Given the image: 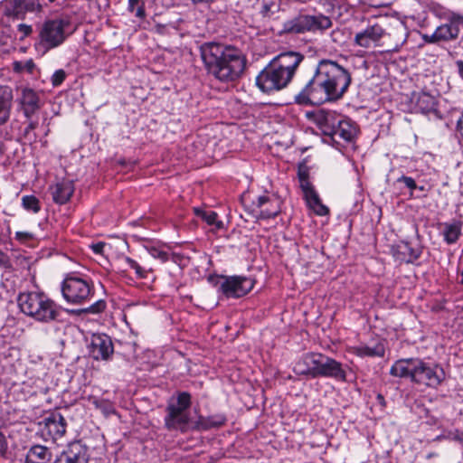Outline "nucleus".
Returning a JSON list of instances; mask_svg holds the SVG:
<instances>
[{
	"mask_svg": "<svg viewBox=\"0 0 463 463\" xmlns=\"http://www.w3.org/2000/svg\"><path fill=\"white\" fill-rule=\"evenodd\" d=\"M462 310H463V307H462Z\"/></svg>",
	"mask_w": 463,
	"mask_h": 463,
	"instance_id": "bf43d9fd",
	"label": "nucleus"
},
{
	"mask_svg": "<svg viewBox=\"0 0 463 463\" xmlns=\"http://www.w3.org/2000/svg\"><path fill=\"white\" fill-rule=\"evenodd\" d=\"M120 260L122 261V263H124L125 265H127L128 268L132 269V267L136 264V260L128 257V256H123Z\"/></svg>",
	"mask_w": 463,
	"mask_h": 463,
	"instance_id": "09e8293b",
	"label": "nucleus"
},
{
	"mask_svg": "<svg viewBox=\"0 0 463 463\" xmlns=\"http://www.w3.org/2000/svg\"><path fill=\"white\" fill-rule=\"evenodd\" d=\"M333 26L330 16L322 13L299 14L284 24V31L290 33L323 34Z\"/></svg>",
	"mask_w": 463,
	"mask_h": 463,
	"instance_id": "6e6552de",
	"label": "nucleus"
},
{
	"mask_svg": "<svg viewBox=\"0 0 463 463\" xmlns=\"http://www.w3.org/2000/svg\"><path fill=\"white\" fill-rule=\"evenodd\" d=\"M463 22V16L453 14L449 23L439 25L435 32L429 37L430 43L439 41H450L458 36V24Z\"/></svg>",
	"mask_w": 463,
	"mask_h": 463,
	"instance_id": "f3484780",
	"label": "nucleus"
},
{
	"mask_svg": "<svg viewBox=\"0 0 463 463\" xmlns=\"http://www.w3.org/2000/svg\"><path fill=\"white\" fill-rule=\"evenodd\" d=\"M132 269L135 270V273L139 279H146L147 277V269L141 267L137 262L132 267Z\"/></svg>",
	"mask_w": 463,
	"mask_h": 463,
	"instance_id": "c03bdc74",
	"label": "nucleus"
},
{
	"mask_svg": "<svg viewBox=\"0 0 463 463\" xmlns=\"http://www.w3.org/2000/svg\"><path fill=\"white\" fill-rule=\"evenodd\" d=\"M392 256L395 260L405 263H414L420 259L422 249L421 247H413L408 241H400L392 248Z\"/></svg>",
	"mask_w": 463,
	"mask_h": 463,
	"instance_id": "aec40b11",
	"label": "nucleus"
},
{
	"mask_svg": "<svg viewBox=\"0 0 463 463\" xmlns=\"http://www.w3.org/2000/svg\"><path fill=\"white\" fill-rule=\"evenodd\" d=\"M349 352L360 358L383 357L385 348L381 341L373 340L368 344L360 343L357 345L351 346Z\"/></svg>",
	"mask_w": 463,
	"mask_h": 463,
	"instance_id": "b1692460",
	"label": "nucleus"
},
{
	"mask_svg": "<svg viewBox=\"0 0 463 463\" xmlns=\"http://www.w3.org/2000/svg\"><path fill=\"white\" fill-rule=\"evenodd\" d=\"M33 234L29 232H15V240H17L21 243H25L33 239Z\"/></svg>",
	"mask_w": 463,
	"mask_h": 463,
	"instance_id": "a19ab883",
	"label": "nucleus"
},
{
	"mask_svg": "<svg viewBox=\"0 0 463 463\" xmlns=\"http://www.w3.org/2000/svg\"><path fill=\"white\" fill-rule=\"evenodd\" d=\"M318 377H326L338 382H345L346 371L340 362L323 354Z\"/></svg>",
	"mask_w": 463,
	"mask_h": 463,
	"instance_id": "a211bd4d",
	"label": "nucleus"
},
{
	"mask_svg": "<svg viewBox=\"0 0 463 463\" xmlns=\"http://www.w3.org/2000/svg\"><path fill=\"white\" fill-rule=\"evenodd\" d=\"M218 290L227 298H239L247 295L254 287V281L245 276H221Z\"/></svg>",
	"mask_w": 463,
	"mask_h": 463,
	"instance_id": "9b49d317",
	"label": "nucleus"
},
{
	"mask_svg": "<svg viewBox=\"0 0 463 463\" xmlns=\"http://www.w3.org/2000/svg\"><path fill=\"white\" fill-rule=\"evenodd\" d=\"M7 450V442L5 437L0 432V455L3 456Z\"/></svg>",
	"mask_w": 463,
	"mask_h": 463,
	"instance_id": "de8ad7c7",
	"label": "nucleus"
},
{
	"mask_svg": "<svg viewBox=\"0 0 463 463\" xmlns=\"http://www.w3.org/2000/svg\"><path fill=\"white\" fill-rule=\"evenodd\" d=\"M42 436L45 440L55 441L64 436L67 423L59 411H53L40 423Z\"/></svg>",
	"mask_w": 463,
	"mask_h": 463,
	"instance_id": "f8f14e48",
	"label": "nucleus"
},
{
	"mask_svg": "<svg viewBox=\"0 0 463 463\" xmlns=\"http://www.w3.org/2000/svg\"><path fill=\"white\" fill-rule=\"evenodd\" d=\"M242 202L250 213L258 219L274 218L280 212V201L273 194L266 193L252 199L245 195Z\"/></svg>",
	"mask_w": 463,
	"mask_h": 463,
	"instance_id": "9d476101",
	"label": "nucleus"
},
{
	"mask_svg": "<svg viewBox=\"0 0 463 463\" xmlns=\"http://www.w3.org/2000/svg\"><path fill=\"white\" fill-rule=\"evenodd\" d=\"M144 248L151 257L159 260L161 262H166L169 260L166 246L158 241H147L144 244Z\"/></svg>",
	"mask_w": 463,
	"mask_h": 463,
	"instance_id": "2f4dec72",
	"label": "nucleus"
},
{
	"mask_svg": "<svg viewBox=\"0 0 463 463\" xmlns=\"http://www.w3.org/2000/svg\"><path fill=\"white\" fill-rule=\"evenodd\" d=\"M88 348L95 360H109L114 352L112 340L106 334H93Z\"/></svg>",
	"mask_w": 463,
	"mask_h": 463,
	"instance_id": "2eb2a0df",
	"label": "nucleus"
},
{
	"mask_svg": "<svg viewBox=\"0 0 463 463\" xmlns=\"http://www.w3.org/2000/svg\"><path fill=\"white\" fill-rule=\"evenodd\" d=\"M343 116L333 110L320 109L314 115V121L326 137L335 131V128Z\"/></svg>",
	"mask_w": 463,
	"mask_h": 463,
	"instance_id": "4be33fe9",
	"label": "nucleus"
},
{
	"mask_svg": "<svg viewBox=\"0 0 463 463\" xmlns=\"http://www.w3.org/2000/svg\"><path fill=\"white\" fill-rule=\"evenodd\" d=\"M397 182L403 183L404 185L411 190V194H412L413 190L418 188L415 180L411 176L402 175L397 179Z\"/></svg>",
	"mask_w": 463,
	"mask_h": 463,
	"instance_id": "ea45409f",
	"label": "nucleus"
},
{
	"mask_svg": "<svg viewBox=\"0 0 463 463\" xmlns=\"http://www.w3.org/2000/svg\"><path fill=\"white\" fill-rule=\"evenodd\" d=\"M201 56L208 73L220 81H232L244 70L240 52L231 46L206 43L201 46Z\"/></svg>",
	"mask_w": 463,
	"mask_h": 463,
	"instance_id": "f03ea898",
	"label": "nucleus"
},
{
	"mask_svg": "<svg viewBox=\"0 0 463 463\" xmlns=\"http://www.w3.org/2000/svg\"><path fill=\"white\" fill-rule=\"evenodd\" d=\"M90 453L88 448L80 441H74L55 458L53 463H89Z\"/></svg>",
	"mask_w": 463,
	"mask_h": 463,
	"instance_id": "4468645a",
	"label": "nucleus"
},
{
	"mask_svg": "<svg viewBox=\"0 0 463 463\" xmlns=\"http://www.w3.org/2000/svg\"><path fill=\"white\" fill-rule=\"evenodd\" d=\"M190 405L191 395L186 392L178 393L175 399L169 402L165 417V426L168 430L186 431L189 424Z\"/></svg>",
	"mask_w": 463,
	"mask_h": 463,
	"instance_id": "1a4fd4ad",
	"label": "nucleus"
},
{
	"mask_svg": "<svg viewBox=\"0 0 463 463\" xmlns=\"http://www.w3.org/2000/svg\"><path fill=\"white\" fill-rule=\"evenodd\" d=\"M22 313L41 323H51L58 319L60 307L41 290H24L17 297Z\"/></svg>",
	"mask_w": 463,
	"mask_h": 463,
	"instance_id": "39448f33",
	"label": "nucleus"
},
{
	"mask_svg": "<svg viewBox=\"0 0 463 463\" xmlns=\"http://www.w3.org/2000/svg\"><path fill=\"white\" fill-rule=\"evenodd\" d=\"M55 0H49L50 3H53Z\"/></svg>",
	"mask_w": 463,
	"mask_h": 463,
	"instance_id": "13d9d810",
	"label": "nucleus"
},
{
	"mask_svg": "<svg viewBox=\"0 0 463 463\" xmlns=\"http://www.w3.org/2000/svg\"><path fill=\"white\" fill-rule=\"evenodd\" d=\"M356 135L357 128L355 124L343 116L335 126V131L328 137L336 144H340L341 141L352 143Z\"/></svg>",
	"mask_w": 463,
	"mask_h": 463,
	"instance_id": "6ab92c4d",
	"label": "nucleus"
},
{
	"mask_svg": "<svg viewBox=\"0 0 463 463\" xmlns=\"http://www.w3.org/2000/svg\"><path fill=\"white\" fill-rule=\"evenodd\" d=\"M66 77H67V73L64 70H62V69L56 70L51 77L52 85L54 88L61 86L62 84V82L65 80Z\"/></svg>",
	"mask_w": 463,
	"mask_h": 463,
	"instance_id": "4c0bfd02",
	"label": "nucleus"
},
{
	"mask_svg": "<svg viewBox=\"0 0 463 463\" xmlns=\"http://www.w3.org/2000/svg\"><path fill=\"white\" fill-rule=\"evenodd\" d=\"M23 208L30 213H38L41 210V203L39 199L34 195H24L22 197Z\"/></svg>",
	"mask_w": 463,
	"mask_h": 463,
	"instance_id": "f704fd0d",
	"label": "nucleus"
},
{
	"mask_svg": "<svg viewBox=\"0 0 463 463\" xmlns=\"http://www.w3.org/2000/svg\"><path fill=\"white\" fill-rule=\"evenodd\" d=\"M456 65H457L459 76L461 78H463V61H461V60L457 61Z\"/></svg>",
	"mask_w": 463,
	"mask_h": 463,
	"instance_id": "603ef678",
	"label": "nucleus"
},
{
	"mask_svg": "<svg viewBox=\"0 0 463 463\" xmlns=\"http://www.w3.org/2000/svg\"><path fill=\"white\" fill-rule=\"evenodd\" d=\"M127 9L139 21H144L146 17L144 0H128Z\"/></svg>",
	"mask_w": 463,
	"mask_h": 463,
	"instance_id": "72a5a7b5",
	"label": "nucleus"
},
{
	"mask_svg": "<svg viewBox=\"0 0 463 463\" xmlns=\"http://www.w3.org/2000/svg\"><path fill=\"white\" fill-rule=\"evenodd\" d=\"M390 373L430 388H437L445 379V372L440 365L420 358L397 360L392 365Z\"/></svg>",
	"mask_w": 463,
	"mask_h": 463,
	"instance_id": "20e7f679",
	"label": "nucleus"
},
{
	"mask_svg": "<svg viewBox=\"0 0 463 463\" xmlns=\"http://www.w3.org/2000/svg\"><path fill=\"white\" fill-rule=\"evenodd\" d=\"M34 69L35 63L32 59L25 61H15L13 62V71L18 74L24 72L33 74Z\"/></svg>",
	"mask_w": 463,
	"mask_h": 463,
	"instance_id": "c9c22d12",
	"label": "nucleus"
},
{
	"mask_svg": "<svg viewBox=\"0 0 463 463\" xmlns=\"http://www.w3.org/2000/svg\"><path fill=\"white\" fill-rule=\"evenodd\" d=\"M72 33L71 24L67 17L45 20L39 29L35 49L44 55L50 50L59 47Z\"/></svg>",
	"mask_w": 463,
	"mask_h": 463,
	"instance_id": "423d86ee",
	"label": "nucleus"
},
{
	"mask_svg": "<svg viewBox=\"0 0 463 463\" xmlns=\"http://www.w3.org/2000/svg\"><path fill=\"white\" fill-rule=\"evenodd\" d=\"M460 276H461L460 284L463 285V269H462Z\"/></svg>",
	"mask_w": 463,
	"mask_h": 463,
	"instance_id": "5fc2aeb1",
	"label": "nucleus"
},
{
	"mask_svg": "<svg viewBox=\"0 0 463 463\" xmlns=\"http://www.w3.org/2000/svg\"><path fill=\"white\" fill-rule=\"evenodd\" d=\"M63 298L71 304L80 305L94 295V285L88 276L68 273L61 285Z\"/></svg>",
	"mask_w": 463,
	"mask_h": 463,
	"instance_id": "0eeeda50",
	"label": "nucleus"
},
{
	"mask_svg": "<svg viewBox=\"0 0 463 463\" xmlns=\"http://www.w3.org/2000/svg\"><path fill=\"white\" fill-rule=\"evenodd\" d=\"M445 436H446V435L439 436V437L437 438V439H446V438H445Z\"/></svg>",
	"mask_w": 463,
	"mask_h": 463,
	"instance_id": "4d7b16f0",
	"label": "nucleus"
},
{
	"mask_svg": "<svg viewBox=\"0 0 463 463\" xmlns=\"http://www.w3.org/2000/svg\"><path fill=\"white\" fill-rule=\"evenodd\" d=\"M105 244L103 242H98L91 245L92 250L97 254L102 253Z\"/></svg>",
	"mask_w": 463,
	"mask_h": 463,
	"instance_id": "8fccbe9b",
	"label": "nucleus"
},
{
	"mask_svg": "<svg viewBox=\"0 0 463 463\" xmlns=\"http://www.w3.org/2000/svg\"><path fill=\"white\" fill-rule=\"evenodd\" d=\"M439 229L444 241L447 244H454L461 235L462 222L457 220L441 222L439 225Z\"/></svg>",
	"mask_w": 463,
	"mask_h": 463,
	"instance_id": "a878e982",
	"label": "nucleus"
},
{
	"mask_svg": "<svg viewBox=\"0 0 463 463\" xmlns=\"http://www.w3.org/2000/svg\"><path fill=\"white\" fill-rule=\"evenodd\" d=\"M298 179H299V186L303 192L304 196L316 192L313 184H311V182L308 179V175L307 172L299 171Z\"/></svg>",
	"mask_w": 463,
	"mask_h": 463,
	"instance_id": "e433bc0d",
	"label": "nucleus"
},
{
	"mask_svg": "<svg viewBox=\"0 0 463 463\" xmlns=\"http://www.w3.org/2000/svg\"><path fill=\"white\" fill-rule=\"evenodd\" d=\"M195 215L201 218L207 225L212 226V231L218 232L224 229V223L219 219L217 213L213 210L194 208Z\"/></svg>",
	"mask_w": 463,
	"mask_h": 463,
	"instance_id": "c756f323",
	"label": "nucleus"
},
{
	"mask_svg": "<svg viewBox=\"0 0 463 463\" xmlns=\"http://www.w3.org/2000/svg\"><path fill=\"white\" fill-rule=\"evenodd\" d=\"M385 33L384 28L381 24L377 23L368 24L364 29L355 33L354 43L362 48H374L381 45Z\"/></svg>",
	"mask_w": 463,
	"mask_h": 463,
	"instance_id": "ddd939ff",
	"label": "nucleus"
},
{
	"mask_svg": "<svg viewBox=\"0 0 463 463\" xmlns=\"http://www.w3.org/2000/svg\"><path fill=\"white\" fill-rule=\"evenodd\" d=\"M8 5L12 8V13L14 14L24 11L36 12L40 11L42 8L39 0H9Z\"/></svg>",
	"mask_w": 463,
	"mask_h": 463,
	"instance_id": "7c9ffc66",
	"label": "nucleus"
},
{
	"mask_svg": "<svg viewBox=\"0 0 463 463\" xmlns=\"http://www.w3.org/2000/svg\"><path fill=\"white\" fill-rule=\"evenodd\" d=\"M323 354L307 353L303 354L294 365V372L298 375L308 376L310 378L318 377L320 363Z\"/></svg>",
	"mask_w": 463,
	"mask_h": 463,
	"instance_id": "dca6fc26",
	"label": "nucleus"
},
{
	"mask_svg": "<svg viewBox=\"0 0 463 463\" xmlns=\"http://www.w3.org/2000/svg\"><path fill=\"white\" fill-rule=\"evenodd\" d=\"M94 403H95L96 407L102 409V411H103L104 412H106V413H109V412L111 411V409H110V408H109H109H107V405H106V406H104V407H101V403H102V402H99V401H95V402H94Z\"/></svg>",
	"mask_w": 463,
	"mask_h": 463,
	"instance_id": "864d4df0",
	"label": "nucleus"
},
{
	"mask_svg": "<svg viewBox=\"0 0 463 463\" xmlns=\"http://www.w3.org/2000/svg\"><path fill=\"white\" fill-rule=\"evenodd\" d=\"M20 103L25 118H31L32 116L42 107L40 92L29 87L22 88Z\"/></svg>",
	"mask_w": 463,
	"mask_h": 463,
	"instance_id": "412c9836",
	"label": "nucleus"
},
{
	"mask_svg": "<svg viewBox=\"0 0 463 463\" xmlns=\"http://www.w3.org/2000/svg\"><path fill=\"white\" fill-rule=\"evenodd\" d=\"M52 459L51 450L42 445H34L30 448L26 455V463H48Z\"/></svg>",
	"mask_w": 463,
	"mask_h": 463,
	"instance_id": "c85d7f7f",
	"label": "nucleus"
},
{
	"mask_svg": "<svg viewBox=\"0 0 463 463\" xmlns=\"http://www.w3.org/2000/svg\"><path fill=\"white\" fill-rule=\"evenodd\" d=\"M411 102L414 112L427 114L437 109V98L426 91L413 92Z\"/></svg>",
	"mask_w": 463,
	"mask_h": 463,
	"instance_id": "5701e85b",
	"label": "nucleus"
},
{
	"mask_svg": "<svg viewBox=\"0 0 463 463\" xmlns=\"http://www.w3.org/2000/svg\"><path fill=\"white\" fill-rule=\"evenodd\" d=\"M303 60L304 56L298 52L279 53L259 73L257 86L267 93L283 90L292 80Z\"/></svg>",
	"mask_w": 463,
	"mask_h": 463,
	"instance_id": "7ed1b4c3",
	"label": "nucleus"
},
{
	"mask_svg": "<svg viewBox=\"0 0 463 463\" xmlns=\"http://www.w3.org/2000/svg\"><path fill=\"white\" fill-rule=\"evenodd\" d=\"M417 189H419L420 191H424L425 188H424V186H418Z\"/></svg>",
	"mask_w": 463,
	"mask_h": 463,
	"instance_id": "6e6d98bb",
	"label": "nucleus"
},
{
	"mask_svg": "<svg viewBox=\"0 0 463 463\" xmlns=\"http://www.w3.org/2000/svg\"><path fill=\"white\" fill-rule=\"evenodd\" d=\"M12 90L6 86L0 87V126L5 124L10 117L12 108Z\"/></svg>",
	"mask_w": 463,
	"mask_h": 463,
	"instance_id": "bb28decb",
	"label": "nucleus"
},
{
	"mask_svg": "<svg viewBox=\"0 0 463 463\" xmlns=\"http://www.w3.org/2000/svg\"><path fill=\"white\" fill-rule=\"evenodd\" d=\"M274 6V4L273 3H263L262 5H261V9H260V14L263 17H268L269 18L270 15L273 14L272 12V7Z\"/></svg>",
	"mask_w": 463,
	"mask_h": 463,
	"instance_id": "79ce46f5",
	"label": "nucleus"
},
{
	"mask_svg": "<svg viewBox=\"0 0 463 463\" xmlns=\"http://www.w3.org/2000/svg\"><path fill=\"white\" fill-rule=\"evenodd\" d=\"M304 199L308 208H310L317 215L326 216L329 213V209L322 203L317 192L305 195Z\"/></svg>",
	"mask_w": 463,
	"mask_h": 463,
	"instance_id": "473e14b6",
	"label": "nucleus"
},
{
	"mask_svg": "<svg viewBox=\"0 0 463 463\" xmlns=\"http://www.w3.org/2000/svg\"><path fill=\"white\" fill-rule=\"evenodd\" d=\"M352 82L347 69L332 60H321L312 79L295 96L299 105H321L343 98Z\"/></svg>",
	"mask_w": 463,
	"mask_h": 463,
	"instance_id": "f257e3e1",
	"label": "nucleus"
},
{
	"mask_svg": "<svg viewBox=\"0 0 463 463\" xmlns=\"http://www.w3.org/2000/svg\"><path fill=\"white\" fill-rule=\"evenodd\" d=\"M52 200L55 203H66L74 193V184L71 181L62 180L50 186Z\"/></svg>",
	"mask_w": 463,
	"mask_h": 463,
	"instance_id": "393cba45",
	"label": "nucleus"
},
{
	"mask_svg": "<svg viewBox=\"0 0 463 463\" xmlns=\"http://www.w3.org/2000/svg\"><path fill=\"white\" fill-rule=\"evenodd\" d=\"M456 131L457 134L459 136L460 141L463 142V114L457 121Z\"/></svg>",
	"mask_w": 463,
	"mask_h": 463,
	"instance_id": "49530a36",
	"label": "nucleus"
},
{
	"mask_svg": "<svg viewBox=\"0 0 463 463\" xmlns=\"http://www.w3.org/2000/svg\"><path fill=\"white\" fill-rule=\"evenodd\" d=\"M225 421L226 417L223 414H214L207 417L199 416L194 423V428L201 431L209 430L222 426Z\"/></svg>",
	"mask_w": 463,
	"mask_h": 463,
	"instance_id": "cd10ccee",
	"label": "nucleus"
},
{
	"mask_svg": "<svg viewBox=\"0 0 463 463\" xmlns=\"http://www.w3.org/2000/svg\"><path fill=\"white\" fill-rule=\"evenodd\" d=\"M107 307L106 302L103 299H99L90 305L89 307L80 310L81 312H87L91 314H99L105 310Z\"/></svg>",
	"mask_w": 463,
	"mask_h": 463,
	"instance_id": "58836bf2",
	"label": "nucleus"
},
{
	"mask_svg": "<svg viewBox=\"0 0 463 463\" xmlns=\"http://www.w3.org/2000/svg\"><path fill=\"white\" fill-rule=\"evenodd\" d=\"M38 123L36 121H30L28 126L25 128V134H28L30 131L34 130L37 128Z\"/></svg>",
	"mask_w": 463,
	"mask_h": 463,
	"instance_id": "3c124183",
	"label": "nucleus"
},
{
	"mask_svg": "<svg viewBox=\"0 0 463 463\" xmlns=\"http://www.w3.org/2000/svg\"><path fill=\"white\" fill-rule=\"evenodd\" d=\"M0 267L2 268H9L10 267V260L7 256L6 253H5L4 251H2L0 250Z\"/></svg>",
	"mask_w": 463,
	"mask_h": 463,
	"instance_id": "a18cd8bd",
	"label": "nucleus"
},
{
	"mask_svg": "<svg viewBox=\"0 0 463 463\" xmlns=\"http://www.w3.org/2000/svg\"><path fill=\"white\" fill-rule=\"evenodd\" d=\"M17 30L22 34V38H24L32 33L33 27L29 24H20L17 25Z\"/></svg>",
	"mask_w": 463,
	"mask_h": 463,
	"instance_id": "37998d69",
	"label": "nucleus"
}]
</instances>
